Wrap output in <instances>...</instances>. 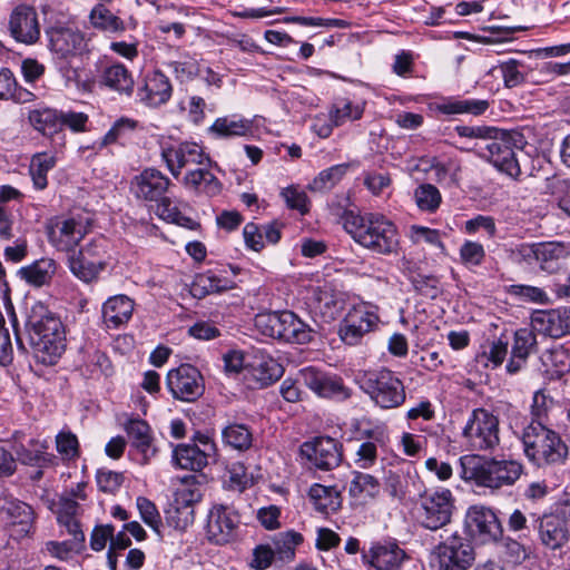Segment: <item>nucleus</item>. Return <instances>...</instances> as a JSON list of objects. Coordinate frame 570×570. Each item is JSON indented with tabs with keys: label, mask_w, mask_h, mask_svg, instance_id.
<instances>
[{
	"label": "nucleus",
	"mask_w": 570,
	"mask_h": 570,
	"mask_svg": "<svg viewBox=\"0 0 570 570\" xmlns=\"http://www.w3.org/2000/svg\"><path fill=\"white\" fill-rule=\"evenodd\" d=\"M232 288V281L218 276L213 271L199 273L190 285V294L196 298H203L209 294L219 293Z\"/></svg>",
	"instance_id": "35"
},
{
	"label": "nucleus",
	"mask_w": 570,
	"mask_h": 570,
	"mask_svg": "<svg viewBox=\"0 0 570 570\" xmlns=\"http://www.w3.org/2000/svg\"><path fill=\"white\" fill-rule=\"evenodd\" d=\"M169 185V178L161 171L155 168H147L134 178L131 189L136 197L149 202L161 200L163 205L166 207L169 202L164 195Z\"/></svg>",
	"instance_id": "21"
},
{
	"label": "nucleus",
	"mask_w": 570,
	"mask_h": 570,
	"mask_svg": "<svg viewBox=\"0 0 570 570\" xmlns=\"http://www.w3.org/2000/svg\"><path fill=\"white\" fill-rule=\"evenodd\" d=\"M91 24L105 32H122L125 30L124 21L114 14L104 4H97L90 12Z\"/></svg>",
	"instance_id": "44"
},
{
	"label": "nucleus",
	"mask_w": 570,
	"mask_h": 570,
	"mask_svg": "<svg viewBox=\"0 0 570 570\" xmlns=\"http://www.w3.org/2000/svg\"><path fill=\"white\" fill-rule=\"evenodd\" d=\"M49 48L55 59L68 60L86 50V39L82 32L70 27H53L47 31Z\"/></svg>",
	"instance_id": "19"
},
{
	"label": "nucleus",
	"mask_w": 570,
	"mask_h": 570,
	"mask_svg": "<svg viewBox=\"0 0 570 570\" xmlns=\"http://www.w3.org/2000/svg\"><path fill=\"white\" fill-rule=\"evenodd\" d=\"M24 328L37 362L57 364L66 348L63 323H24Z\"/></svg>",
	"instance_id": "6"
},
{
	"label": "nucleus",
	"mask_w": 570,
	"mask_h": 570,
	"mask_svg": "<svg viewBox=\"0 0 570 570\" xmlns=\"http://www.w3.org/2000/svg\"><path fill=\"white\" fill-rule=\"evenodd\" d=\"M308 498L314 509L323 514L334 513L342 505L341 492L335 487L315 483L308 490Z\"/></svg>",
	"instance_id": "31"
},
{
	"label": "nucleus",
	"mask_w": 570,
	"mask_h": 570,
	"mask_svg": "<svg viewBox=\"0 0 570 570\" xmlns=\"http://www.w3.org/2000/svg\"><path fill=\"white\" fill-rule=\"evenodd\" d=\"M365 100L356 97H337L330 108V117L336 126L360 120L365 111Z\"/></svg>",
	"instance_id": "28"
},
{
	"label": "nucleus",
	"mask_w": 570,
	"mask_h": 570,
	"mask_svg": "<svg viewBox=\"0 0 570 570\" xmlns=\"http://www.w3.org/2000/svg\"><path fill=\"white\" fill-rule=\"evenodd\" d=\"M281 195L289 208L298 210L302 215L308 212V199L304 190L289 186L284 188Z\"/></svg>",
	"instance_id": "62"
},
{
	"label": "nucleus",
	"mask_w": 570,
	"mask_h": 570,
	"mask_svg": "<svg viewBox=\"0 0 570 570\" xmlns=\"http://www.w3.org/2000/svg\"><path fill=\"white\" fill-rule=\"evenodd\" d=\"M415 204L420 210L434 213L442 203L440 190L432 184H422L414 191Z\"/></svg>",
	"instance_id": "46"
},
{
	"label": "nucleus",
	"mask_w": 570,
	"mask_h": 570,
	"mask_svg": "<svg viewBox=\"0 0 570 570\" xmlns=\"http://www.w3.org/2000/svg\"><path fill=\"white\" fill-rule=\"evenodd\" d=\"M469 533L482 542L497 541L502 537L503 529L495 512L485 505H471L464 520Z\"/></svg>",
	"instance_id": "15"
},
{
	"label": "nucleus",
	"mask_w": 570,
	"mask_h": 570,
	"mask_svg": "<svg viewBox=\"0 0 570 570\" xmlns=\"http://www.w3.org/2000/svg\"><path fill=\"white\" fill-rule=\"evenodd\" d=\"M91 219L77 214L72 216L56 217L47 225L49 243L58 250L72 254L80 242L89 233Z\"/></svg>",
	"instance_id": "8"
},
{
	"label": "nucleus",
	"mask_w": 570,
	"mask_h": 570,
	"mask_svg": "<svg viewBox=\"0 0 570 570\" xmlns=\"http://www.w3.org/2000/svg\"><path fill=\"white\" fill-rule=\"evenodd\" d=\"M497 137L488 138L482 149V156L487 158L500 171L510 177H518L521 173L515 154L505 132L499 129Z\"/></svg>",
	"instance_id": "18"
},
{
	"label": "nucleus",
	"mask_w": 570,
	"mask_h": 570,
	"mask_svg": "<svg viewBox=\"0 0 570 570\" xmlns=\"http://www.w3.org/2000/svg\"><path fill=\"white\" fill-rule=\"evenodd\" d=\"M298 374L303 383L321 397L346 400L351 396V391L337 375L328 374L315 366H306L299 370Z\"/></svg>",
	"instance_id": "17"
},
{
	"label": "nucleus",
	"mask_w": 570,
	"mask_h": 570,
	"mask_svg": "<svg viewBox=\"0 0 570 570\" xmlns=\"http://www.w3.org/2000/svg\"><path fill=\"white\" fill-rule=\"evenodd\" d=\"M136 126L137 122L130 118L118 119L108 130V132L104 136V138L99 142V146L105 147L110 144H115L118 139L125 137L128 132H131L136 128Z\"/></svg>",
	"instance_id": "60"
},
{
	"label": "nucleus",
	"mask_w": 570,
	"mask_h": 570,
	"mask_svg": "<svg viewBox=\"0 0 570 570\" xmlns=\"http://www.w3.org/2000/svg\"><path fill=\"white\" fill-rule=\"evenodd\" d=\"M202 492L196 485H185L176 492L175 498V513L177 514V521L175 517H171V521L175 522V528L184 531L194 523V508L193 505L200 501Z\"/></svg>",
	"instance_id": "26"
},
{
	"label": "nucleus",
	"mask_w": 570,
	"mask_h": 570,
	"mask_svg": "<svg viewBox=\"0 0 570 570\" xmlns=\"http://www.w3.org/2000/svg\"><path fill=\"white\" fill-rule=\"evenodd\" d=\"M210 166H199L189 169L181 178V184L187 189L195 193H204L208 196H215L220 191L219 180L209 170Z\"/></svg>",
	"instance_id": "29"
},
{
	"label": "nucleus",
	"mask_w": 570,
	"mask_h": 570,
	"mask_svg": "<svg viewBox=\"0 0 570 570\" xmlns=\"http://www.w3.org/2000/svg\"><path fill=\"white\" fill-rule=\"evenodd\" d=\"M136 504L141 520L153 529L159 538H163V520L156 504L145 497H138Z\"/></svg>",
	"instance_id": "52"
},
{
	"label": "nucleus",
	"mask_w": 570,
	"mask_h": 570,
	"mask_svg": "<svg viewBox=\"0 0 570 570\" xmlns=\"http://www.w3.org/2000/svg\"><path fill=\"white\" fill-rule=\"evenodd\" d=\"M259 331L272 338L284 343L306 344L314 331L307 323H261Z\"/></svg>",
	"instance_id": "23"
},
{
	"label": "nucleus",
	"mask_w": 570,
	"mask_h": 570,
	"mask_svg": "<svg viewBox=\"0 0 570 570\" xmlns=\"http://www.w3.org/2000/svg\"><path fill=\"white\" fill-rule=\"evenodd\" d=\"M541 542L549 549L561 548L569 539L564 521L557 515H544L539 522Z\"/></svg>",
	"instance_id": "30"
},
{
	"label": "nucleus",
	"mask_w": 570,
	"mask_h": 570,
	"mask_svg": "<svg viewBox=\"0 0 570 570\" xmlns=\"http://www.w3.org/2000/svg\"><path fill=\"white\" fill-rule=\"evenodd\" d=\"M125 431L132 448L141 455V464H147L156 454L150 426L141 419H129L125 424Z\"/></svg>",
	"instance_id": "24"
},
{
	"label": "nucleus",
	"mask_w": 570,
	"mask_h": 570,
	"mask_svg": "<svg viewBox=\"0 0 570 570\" xmlns=\"http://www.w3.org/2000/svg\"><path fill=\"white\" fill-rule=\"evenodd\" d=\"M283 366L271 355L262 352H252V379L258 387H265L282 377Z\"/></svg>",
	"instance_id": "27"
},
{
	"label": "nucleus",
	"mask_w": 570,
	"mask_h": 570,
	"mask_svg": "<svg viewBox=\"0 0 570 570\" xmlns=\"http://www.w3.org/2000/svg\"><path fill=\"white\" fill-rule=\"evenodd\" d=\"M301 453L315 468L328 471L337 468L343 460V445L330 436H320L301 446Z\"/></svg>",
	"instance_id": "14"
},
{
	"label": "nucleus",
	"mask_w": 570,
	"mask_h": 570,
	"mask_svg": "<svg viewBox=\"0 0 570 570\" xmlns=\"http://www.w3.org/2000/svg\"><path fill=\"white\" fill-rule=\"evenodd\" d=\"M347 164L334 165L327 169L322 170L311 184L313 190H327L333 188L347 173Z\"/></svg>",
	"instance_id": "51"
},
{
	"label": "nucleus",
	"mask_w": 570,
	"mask_h": 570,
	"mask_svg": "<svg viewBox=\"0 0 570 570\" xmlns=\"http://www.w3.org/2000/svg\"><path fill=\"white\" fill-rule=\"evenodd\" d=\"M161 158L175 178H178L184 169L187 173L189 169L212 164L203 148L196 142L189 141L163 147Z\"/></svg>",
	"instance_id": "11"
},
{
	"label": "nucleus",
	"mask_w": 570,
	"mask_h": 570,
	"mask_svg": "<svg viewBox=\"0 0 570 570\" xmlns=\"http://www.w3.org/2000/svg\"><path fill=\"white\" fill-rule=\"evenodd\" d=\"M248 483L247 468L244 463H233L227 470V479L225 480V487L238 493H243L246 490Z\"/></svg>",
	"instance_id": "57"
},
{
	"label": "nucleus",
	"mask_w": 570,
	"mask_h": 570,
	"mask_svg": "<svg viewBox=\"0 0 570 570\" xmlns=\"http://www.w3.org/2000/svg\"><path fill=\"white\" fill-rule=\"evenodd\" d=\"M430 169L434 171V178L439 184L449 187L459 185L462 166L458 158H448L444 161L433 158Z\"/></svg>",
	"instance_id": "43"
},
{
	"label": "nucleus",
	"mask_w": 570,
	"mask_h": 570,
	"mask_svg": "<svg viewBox=\"0 0 570 570\" xmlns=\"http://www.w3.org/2000/svg\"><path fill=\"white\" fill-rule=\"evenodd\" d=\"M100 82L119 94L130 95L134 90L132 76L121 63L106 67L101 72Z\"/></svg>",
	"instance_id": "34"
},
{
	"label": "nucleus",
	"mask_w": 570,
	"mask_h": 570,
	"mask_svg": "<svg viewBox=\"0 0 570 570\" xmlns=\"http://www.w3.org/2000/svg\"><path fill=\"white\" fill-rule=\"evenodd\" d=\"M563 248L556 243L523 244L518 248L522 261L532 268L551 272L557 267Z\"/></svg>",
	"instance_id": "22"
},
{
	"label": "nucleus",
	"mask_w": 570,
	"mask_h": 570,
	"mask_svg": "<svg viewBox=\"0 0 570 570\" xmlns=\"http://www.w3.org/2000/svg\"><path fill=\"white\" fill-rule=\"evenodd\" d=\"M28 120L35 130L53 138L61 132L60 111L52 108H38L29 111Z\"/></svg>",
	"instance_id": "32"
},
{
	"label": "nucleus",
	"mask_w": 570,
	"mask_h": 570,
	"mask_svg": "<svg viewBox=\"0 0 570 570\" xmlns=\"http://www.w3.org/2000/svg\"><path fill=\"white\" fill-rule=\"evenodd\" d=\"M360 387L383 410L400 407L406 400L403 381L390 368L365 371L358 377Z\"/></svg>",
	"instance_id": "4"
},
{
	"label": "nucleus",
	"mask_w": 570,
	"mask_h": 570,
	"mask_svg": "<svg viewBox=\"0 0 570 570\" xmlns=\"http://www.w3.org/2000/svg\"><path fill=\"white\" fill-rule=\"evenodd\" d=\"M546 191L556 195L560 208L570 216V179L560 176L547 178Z\"/></svg>",
	"instance_id": "54"
},
{
	"label": "nucleus",
	"mask_w": 570,
	"mask_h": 570,
	"mask_svg": "<svg viewBox=\"0 0 570 570\" xmlns=\"http://www.w3.org/2000/svg\"><path fill=\"white\" fill-rule=\"evenodd\" d=\"M342 223L346 233L362 247L379 255L396 253L400 235L395 224L384 215H360L348 210L343 214Z\"/></svg>",
	"instance_id": "1"
},
{
	"label": "nucleus",
	"mask_w": 570,
	"mask_h": 570,
	"mask_svg": "<svg viewBox=\"0 0 570 570\" xmlns=\"http://www.w3.org/2000/svg\"><path fill=\"white\" fill-rule=\"evenodd\" d=\"M105 254V240L101 238L92 239L68 256L69 269L80 281L90 283L106 267Z\"/></svg>",
	"instance_id": "10"
},
{
	"label": "nucleus",
	"mask_w": 570,
	"mask_h": 570,
	"mask_svg": "<svg viewBox=\"0 0 570 570\" xmlns=\"http://www.w3.org/2000/svg\"><path fill=\"white\" fill-rule=\"evenodd\" d=\"M173 462L184 470L200 471L208 463V454L195 444H179L174 449Z\"/></svg>",
	"instance_id": "33"
},
{
	"label": "nucleus",
	"mask_w": 570,
	"mask_h": 570,
	"mask_svg": "<svg viewBox=\"0 0 570 570\" xmlns=\"http://www.w3.org/2000/svg\"><path fill=\"white\" fill-rule=\"evenodd\" d=\"M348 493L354 499L366 500L379 495L381 484L377 478L362 471H352Z\"/></svg>",
	"instance_id": "38"
},
{
	"label": "nucleus",
	"mask_w": 570,
	"mask_h": 570,
	"mask_svg": "<svg viewBox=\"0 0 570 570\" xmlns=\"http://www.w3.org/2000/svg\"><path fill=\"white\" fill-rule=\"evenodd\" d=\"M364 559L376 570H422V567L410 561L404 552L394 542H376L364 554Z\"/></svg>",
	"instance_id": "16"
},
{
	"label": "nucleus",
	"mask_w": 570,
	"mask_h": 570,
	"mask_svg": "<svg viewBox=\"0 0 570 570\" xmlns=\"http://www.w3.org/2000/svg\"><path fill=\"white\" fill-rule=\"evenodd\" d=\"M208 130L217 138L240 137L249 131V122L243 117L230 115L217 118Z\"/></svg>",
	"instance_id": "39"
},
{
	"label": "nucleus",
	"mask_w": 570,
	"mask_h": 570,
	"mask_svg": "<svg viewBox=\"0 0 570 570\" xmlns=\"http://www.w3.org/2000/svg\"><path fill=\"white\" fill-rule=\"evenodd\" d=\"M498 69L507 88L521 86L525 81V66L515 59L500 62Z\"/></svg>",
	"instance_id": "50"
},
{
	"label": "nucleus",
	"mask_w": 570,
	"mask_h": 570,
	"mask_svg": "<svg viewBox=\"0 0 570 570\" xmlns=\"http://www.w3.org/2000/svg\"><path fill=\"white\" fill-rule=\"evenodd\" d=\"M168 66L180 81L190 80L200 71L197 61L190 57H183L179 60L170 61Z\"/></svg>",
	"instance_id": "61"
},
{
	"label": "nucleus",
	"mask_w": 570,
	"mask_h": 570,
	"mask_svg": "<svg viewBox=\"0 0 570 570\" xmlns=\"http://www.w3.org/2000/svg\"><path fill=\"white\" fill-rule=\"evenodd\" d=\"M9 31L18 42L36 43L40 38V24L36 10L27 4L16 7L10 14Z\"/></svg>",
	"instance_id": "20"
},
{
	"label": "nucleus",
	"mask_w": 570,
	"mask_h": 570,
	"mask_svg": "<svg viewBox=\"0 0 570 570\" xmlns=\"http://www.w3.org/2000/svg\"><path fill=\"white\" fill-rule=\"evenodd\" d=\"M30 444L33 450L21 446L17 451L18 458L23 464L45 466L55 462L56 456L46 452L48 449L46 442L31 440Z\"/></svg>",
	"instance_id": "45"
},
{
	"label": "nucleus",
	"mask_w": 570,
	"mask_h": 570,
	"mask_svg": "<svg viewBox=\"0 0 570 570\" xmlns=\"http://www.w3.org/2000/svg\"><path fill=\"white\" fill-rule=\"evenodd\" d=\"M0 511L12 524H20L23 532L29 531L35 519L32 508L18 499H3Z\"/></svg>",
	"instance_id": "37"
},
{
	"label": "nucleus",
	"mask_w": 570,
	"mask_h": 570,
	"mask_svg": "<svg viewBox=\"0 0 570 570\" xmlns=\"http://www.w3.org/2000/svg\"><path fill=\"white\" fill-rule=\"evenodd\" d=\"M56 448L65 460H75L79 456V442L70 431H61L56 435Z\"/></svg>",
	"instance_id": "56"
},
{
	"label": "nucleus",
	"mask_w": 570,
	"mask_h": 570,
	"mask_svg": "<svg viewBox=\"0 0 570 570\" xmlns=\"http://www.w3.org/2000/svg\"><path fill=\"white\" fill-rule=\"evenodd\" d=\"M239 515L224 505L209 510L206 523V538L216 546H224L237 538Z\"/></svg>",
	"instance_id": "13"
},
{
	"label": "nucleus",
	"mask_w": 570,
	"mask_h": 570,
	"mask_svg": "<svg viewBox=\"0 0 570 570\" xmlns=\"http://www.w3.org/2000/svg\"><path fill=\"white\" fill-rule=\"evenodd\" d=\"M553 406V399L547 394L544 390H538L534 392L531 404L530 423L539 422L543 425H549V414Z\"/></svg>",
	"instance_id": "49"
},
{
	"label": "nucleus",
	"mask_w": 570,
	"mask_h": 570,
	"mask_svg": "<svg viewBox=\"0 0 570 570\" xmlns=\"http://www.w3.org/2000/svg\"><path fill=\"white\" fill-rule=\"evenodd\" d=\"M166 384L173 397L183 402H194L205 391L202 373L190 364H181L170 370L166 377Z\"/></svg>",
	"instance_id": "12"
},
{
	"label": "nucleus",
	"mask_w": 570,
	"mask_h": 570,
	"mask_svg": "<svg viewBox=\"0 0 570 570\" xmlns=\"http://www.w3.org/2000/svg\"><path fill=\"white\" fill-rule=\"evenodd\" d=\"M463 438L474 451H493L500 443L499 419L484 409L472 411Z\"/></svg>",
	"instance_id": "9"
},
{
	"label": "nucleus",
	"mask_w": 570,
	"mask_h": 570,
	"mask_svg": "<svg viewBox=\"0 0 570 570\" xmlns=\"http://www.w3.org/2000/svg\"><path fill=\"white\" fill-rule=\"evenodd\" d=\"M524 454L538 466L562 462L568 448L559 433L539 422L529 423L522 433Z\"/></svg>",
	"instance_id": "3"
},
{
	"label": "nucleus",
	"mask_w": 570,
	"mask_h": 570,
	"mask_svg": "<svg viewBox=\"0 0 570 570\" xmlns=\"http://www.w3.org/2000/svg\"><path fill=\"white\" fill-rule=\"evenodd\" d=\"M56 157L48 153H38L32 156L29 165V174L32 185L37 190H43L48 186V173L55 167Z\"/></svg>",
	"instance_id": "42"
},
{
	"label": "nucleus",
	"mask_w": 570,
	"mask_h": 570,
	"mask_svg": "<svg viewBox=\"0 0 570 570\" xmlns=\"http://www.w3.org/2000/svg\"><path fill=\"white\" fill-rule=\"evenodd\" d=\"M134 311V299L124 294L109 297L101 307L104 321H128Z\"/></svg>",
	"instance_id": "41"
},
{
	"label": "nucleus",
	"mask_w": 570,
	"mask_h": 570,
	"mask_svg": "<svg viewBox=\"0 0 570 570\" xmlns=\"http://www.w3.org/2000/svg\"><path fill=\"white\" fill-rule=\"evenodd\" d=\"M508 353V342H503L501 338L493 341L488 351L476 355V362L488 367L490 364L492 367L500 366Z\"/></svg>",
	"instance_id": "55"
},
{
	"label": "nucleus",
	"mask_w": 570,
	"mask_h": 570,
	"mask_svg": "<svg viewBox=\"0 0 570 570\" xmlns=\"http://www.w3.org/2000/svg\"><path fill=\"white\" fill-rule=\"evenodd\" d=\"M433 546L429 554L433 570H466L474 561L471 542L459 532H453Z\"/></svg>",
	"instance_id": "7"
},
{
	"label": "nucleus",
	"mask_w": 570,
	"mask_h": 570,
	"mask_svg": "<svg viewBox=\"0 0 570 570\" xmlns=\"http://www.w3.org/2000/svg\"><path fill=\"white\" fill-rule=\"evenodd\" d=\"M171 92L173 88L169 79L157 70L147 75L145 85L139 89L138 96L148 106L158 107L170 99Z\"/></svg>",
	"instance_id": "25"
},
{
	"label": "nucleus",
	"mask_w": 570,
	"mask_h": 570,
	"mask_svg": "<svg viewBox=\"0 0 570 570\" xmlns=\"http://www.w3.org/2000/svg\"><path fill=\"white\" fill-rule=\"evenodd\" d=\"M222 436L226 445L237 451L249 449V429L246 424L232 423L223 430Z\"/></svg>",
	"instance_id": "47"
},
{
	"label": "nucleus",
	"mask_w": 570,
	"mask_h": 570,
	"mask_svg": "<svg viewBox=\"0 0 570 570\" xmlns=\"http://www.w3.org/2000/svg\"><path fill=\"white\" fill-rule=\"evenodd\" d=\"M489 108V101L484 99H456L450 98L436 105V110L443 115H472L480 116Z\"/></svg>",
	"instance_id": "36"
},
{
	"label": "nucleus",
	"mask_w": 570,
	"mask_h": 570,
	"mask_svg": "<svg viewBox=\"0 0 570 570\" xmlns=\"http://www.w3.org/2000/svg\"><path fill=\"white\" fill-rule=\"evenodd\" d=\"M543 364L553 366L551 376L560 379L570 370V355L561 348L552 350L544 356Z\"/></svg>",
	"instance_id": "59"
},
{
	"label": "nucleus",
	"mask_w": 570,
	"mask_h": 570,
	"mask_svg": "<svg viewBox=\"0 0 570 570\" xmlns=\"http://www.w3.org/2000/svg\"><path fill=\"white\" fill-rule=\"evenodd\" d=\"M484 256L483 246L476 242L466 240L460 248V257L465 265L479 266Z\"/></svg>",
	"instance_id": "64"
},
{
	"label": "nucleus",
	"mask_w": 570,
	"mask_h": 570,
	"mask_svg": "<svg viewBox=\"0 0 570 570\" xmlns=\"http://www.w3.org/2000/svg\"><path fill=\"white\" fill-rule=\"evenodd\" d=\"M124 474L109 470H98L96 474V482L98 489L107 494H115L119 491L124 483Z\"/></svg>",
	"instance_id": "58"
},
{
	"label": "nucleus",
	"mask_w": 570,
	"mask_h": 570,
	"mask_svg": "<svg viewBox=\"0 0 570 570\" xmlns=\"http://www.w3.org/2000/svg\"><path fill=\"white\" fill-rule=\"evenodd\" d=\"M455 510V498L445 488L426 489L419 495L415 509L416 522L420 527L438 531L452 521Z\"/></svg>",
	"instance_id": "5"
},
{
	"label": "nucleus",
	"mask_w": 570,
	"mask_h": 570,
	"mask_svg": "<svg viewBox=\"0 0 570 570\" xmlns=\"http://www.w3.org/2000/svg\"><path fill=\"white\" fill-rule=\"evenodd\" d=\"M535 344V335L532 331L527 328H521L515 332L514 343L512 346L511 354L514 356H523L527 357L530 354L531 348Z\"/></svg>",
	"instance_id": "63"
},
{
	"label": "nucleus",
	"mask_w": 570,
	"mask_h": 570,
	"mask_svg": "<svg viewBox=\"0 0 570 570\" xmlns=\"http://www.w3.org/2000/svg\"><path fill=\"white\" fill-rule=\"evenodd\" d=\"M279 239L281 230L276 223L252 224V250L259 252L266 244H276Z\"/></svg>",
	"instance_id": "48"
},
{
	"label": "nucleus",
	"mask_w": 570,
	"mask_h": 570,
	"mask_svg": "<svg viewBox=\"0 0 570 570\" xmlns=\"http://www.w3.org/2000/svg\"><path fill=\"white\" fill-rule=\"evenodd\" d=\"M385 446L383 444H374L373 442H361L354 453V465L361 470L373 468L379 460V449Z\"/></svg>",
	"instance_id": "53"
},
{
	"label": "nucleus",
	"mask_w": 570,
	"mask_h": 570,
	"mask_svg": "<svg viewBox=\"0 0 570 570\" xmlns=\"http://www.w3.org/2000/svg\"><path fill=\"white\" fill-rule=\"evenodd\" d=\"M56 272V263L51 258H42L29 266L21 267L19 275L22 279L33 286L47 284Z\"/></svg>",
	"instance_id": "40"
},
{
	"label": "nucleus",
	"mask_w": 570,
	"mask_h": 570,
	"mask_svg": "<svg viewBox=\"0 0 570 570\" xmlns=\"http://www.w3.org/2000/svg\"><path fill=\"white\" fill-rule=\"evenodd\" d=\"M461 478L492 492L512 487L523 474V464L514 459L466 454L459 460Z\"/></svg>",
	"instance_id": "2"
}]
</instances>
